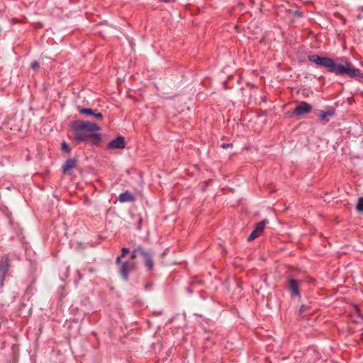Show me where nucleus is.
Segmentation results:
<instances>
[{"instance_id": "nucleus-1", "label": "nucleus", "mask_w": 363, "mask_h": 363, "mask_svg": "<svg viewBox=\"0 0 363 363\" xmlns=\"http://www.w3.org/2000/svg\"><path fill=\"white\" fill-rule=\"evenodd\" d=\"M334 73L340 75L347 74L350 77H363L360 70L356 69L347 60H345L344 64H337Z\"/></svg>"}, {"instance_id": "nucleus-2", "label": "nucleus", "mask_w": 363, "mask_h": 363, "mask_svg": "<svg viewBox=\"0 0 363 363\" xmlns=\"http://www.w3.org/2000/svg\"><path fill=\"white\" fill-rule=\"evenodd\" d=\"M74 139L77 143L84 141L87 143L94 145L98 143L101 139V134L91 133L90 132H84V130H74Z\"/></svg>"}, {"instance_id": "nucleus-3", "label": "nucleus", "mask_w": 363, "mask_h": 363, "mask_svg": "<svg viewBox=\"0 0 363 363\" xmlns=\"http://www.w3.org/2000/svg\"><path fill=\"white\" fill-rule=\"evenodd\" d=\"M308 59L316 65L327 68L329 72H335L337 64H335L330 58L320 57L317 55H312L308 56Z\"/></svg>"}, {"instance_id": "nucleus-4", "label": "nucleus", "mask_w": 363, "mask_h": 363, "mask_svg": "<svg viewBox=\"0 0 363 363\" xmlns=\"http://www.w3.org/2000/svg\"><path fill=\"white\" fill-rule=\"evenodd\" d=\"M72 128L74 130H84L91 133H94V131L100 130V127L96 123L84 121H75L72 125Z\"/></svg>"}, {"instance_id": "nucleus-5", "label": "nucleus", "mask_w": 363, "mask_h": 363, "mask_svg": "<svg viewBox=\"0 0 363 363\" xmlns=\"http://www.w3.org/2000/svg\"><path fill=\"white\" fill-rule=\"evenodd\" d=\"M10 267V259L8 255H4L0 262V287L3 286L5 276Z\"/></svg>"}, {"instance_id": "nucleus-6", "label": "nucleus", "mask_w": 363, "mask_h": 363, "mask_svg": "<svg viewBox=\"0 0 363 363\" xmlns=\"http://www.w3.org/2000/svg\"><path fill=\"white\" fill-rule=\"evenodd\" d=\"M134 259H131L129 262H125L123 263H120L119 271L125 280L128 279V273L131 271H133L135 269V264L133 262Z\"/></svg>"}, {"instance_id": "nucleus-7", "label": "nucleus", "mask_w": 363, "mask_h": 363, "mask_svg": "<svg viewBox=\"0 0 363 363\" xmlns=\"http://www.w3.org/2000/svg\"><path fill=\"white\" fill-rule=\"evenodd\" d=\"M125 147V138L122 136H118L116 139L110 141L107 145V149H123Z\"/></svg>"}, {"instance_id": "nucleus-8", "label": "nucleus", "mask_w": 363, "mask_h": 363, "mask_svg": "<svg viewBox=\"0 0 363 363\" xmlns=\"http://www.w3.org/2000/svg\"><path fill=\"white\" fill-rule=\"evenodd\" d=\"M268 223L267 220H263L257 224L256 228L247 238V241H252L258 238L263 232L266 223Z\"/></svg>"}, {"instance_id": "nucleus-9", "label": "nucleus", "mask_w": 363, "mask_h": 363, "mask_svg": "<svg viewBox=\"0 0 363 363\" xmlns=\"http://www.w3.org/2000/svg\"><path fill=\"white\" fill-rule=\"evenodd\" d=\"M311 110L312 106L309 104L303 101L294 108L293 113L300 116L304 113H310Z\"/></svg>"}, {"instance_id": "nucleus-10", "label": "nucleus", "mask_w": 363, "mask_h": 363, "mask_svg": "<svg viewBox=\"0 0 363 363\" xmlns=\"http://www.w3.org/2000/svg\"><path fill=\"white\" fill-rule=\"evenodd\" d=\"M77 160L70 159L66 161L63 167V172L69 174V171L76 167Z\"/></svg>"}, {"instance_id": "nucleus-11", "label": "nucleus", "mask_w": 363, "mask_h": 363, "mask_svg": "<svg viewBox=\"0 0 363 363\" xmlns=\"http://www.w3.org/2000/svg\"><path fill=\"white\" fill-rule=\"evenodd\" d=\"M139 255L143 256L145 258L148 256L150 253L146 252L143 247H138L132 252L131 259H135Z\"/></svg>"}, {"instance_id": "nucleus-12", "label": "nucleus", "mask_w": 363, "mask_h": 363, "mask_svg": "<svg viewBox=\"0 0 363 363\" xmlns=\"http://www.w3.org/2000/svg\"><path fill=\"white\" fill-rule=\"evenodd\" d=\"M298 282L295 279H291L289 280V287L291 291V294L294 296H299V290H298Z\"/></svg>"}, {"instance_id": "nucleus-13", "label": "nucleus", "mask_w": 363, "mask_h": 363, "mask_svg": "<svg viewBox=\"0 0 363 363\" xmlns=\"http://www.w3.org/2000/svg\"><path fill=\"white\" fill-rule=\"evenodd\" d=\"M335 114V111L333 109H329L326 111H321L320 114L318 115L320 120L323 122L326 123L328 122V116H333Z\"/></svg>"}, {"instance_id": "nucleus-14", "label": "nucleus", "mask_w": 363, "mask_h": 363, "mask_svg": "<svg viewBox=\"0 0 363 363\" xmlns=\"http://www.w3.org/2000/svg\"><path fill=\"white\" fill-rule=\"evenodd\" d=\"M133 200V195L126 191L123 194H121L120 196H119V201L121 202H126V201H131Z\"/></svg>"}, {"instance_id": "nucleus-15", "label": "nucleus", "mask_w": 363, "mask_h": 363, "mask_svg": "<svg viewBox=\"0 0 363 363\" xmlns=\"http://www.w3.org/2000/svg\"><path fill=\"white\" fill-rule=\"evenodd\" d=\"M15 128H16V130L19 132L20 133V137H22L23 138L26 135V133H27V130H28V128H27V126L26 125H20L18 126L17 124L15 125Z\"/></svg>"}, {"instance_id": "nucleus-16", "label": "nucleus", "mask_w": 363, "mask_h": 363, "mask_svg": "<svg viewBox=\"0 0 363 363\" xmlns=\"http://www.w3.org/2000/svg\"><path fill=\"white\" fill-rule=\"evenodd\" d=\"M145 261V265L149 268V269H152L153 267V261L152 259V257L150 254L144 258Z\"/></svg>"}, {"instance_id": "nucleus-17", "label": "nucleus", "mask_w": 363, "mask_h": 363, "mask_svg": "<svg viewBox=\"0 0 363 363\" xmlns=\"http://www.w3.org/2000/svg\"><path fill=\"white\" fill-rule=\"evenodd\" d=\"M129 252H130V250L128 248H127V247L122 248V255H121V256L117 257L116 263L118 264H120L121 257H125Z\"/></svg>"}, {"instance_id": "nucleus-18", "label": "nucleus", "mask_w": 363, "mask_h": 363, "mask_svg": "<svg viewBox=\"0 0 363 363\" xmlns=\"http://www.w3.org/2000/svg\"><path fill=\"white\" fill-rule=\"evenodd\" d=\"M79 111L80 113L89 115V116L94 114V111L91 108H79Z\"/></svg>"}, {"instance_id": "nucleus-19", "label": "nucleus", "mask_w": 363, "mask_h": 363, "mask_svg": "<svg viewBox=\"0 0 363 363\" xmlns=\"http://www.w3.org/2000/svg\"><path fill=\"white\" fill-rule=\"evenodd\" d=\"M358 211L363 212V198H359L357 204Z\"/></svg>"}, {"instance_id": "nucleus-20", "label": "nucleus", "mask_w": 363, "mask_h": 363, "mask_svg": "<svg viewBox=\"0 0 363 363\" xmlns=\"http://www.w3.org/2000/svg\"><path fill=\"white\" fill-rule=\"evenodd\" d=\"M308 310V306H301L298 310V315H302L303 317H304V315H303L305 312H306V311Z\"/></svg>"}, {"instance_id": "nucleus-21", "label": "nucleus", "mask_w": 363, "mask_h": 363, "mask_svg": "<svg viewBox=\"0 0 363 363\" xmlns=\"http://www.w3.org/2000/svg\"><path fill=\"white\" fill-rule=\"evenodd\" d=\"M31 67L35 71H37L40 68V65L37 61H34L31 63Z\"/></svg>"}, {"instance_id": "nucleus-22", "label": "nucleus", "mask_w": 363, "mask_h": 363, "mask_svg": "<svg viewBox=\"0 0 363 363\" xmlns=\"http://www.w3.org/2000/svg\"><path fill=\"white\" fill-rule=\"evenodd\" d=\"M62 150L66 152H69V146L66 143H62Z\"/></svg>"}, {"instance_id": "nucleus-23", "label": "nucleus", "mask_w": 363, "mask_h": 363, "mask_svg": "<svg viewBox=\"0 0 363 363\" xmlns=\"http://www.w3.org/2000/svg\"><path fill=\"white\" fill-rule=\"evenodd\" d=\"M93 116H94L96 118L99 119V120H101L103 118V116L101 113H95L93 114Z\"/></svg>"}, {"instance_id": "nucleus-24", "label": "nucleus", "mask_w": 363, "mask_h": 363, "mask_svg": "<svg viewBox=\"0 0 363 363\" xmlns=\"http://www.w3.org/2000/svg\"><path fill=\"white\" fill-rule=\"evenodd\" d=\"M232 146V143H224L221 145V147L223 149L228 148Z\"/></svg>"}, {"instance_id": "nucleus-25", "label": "nucleus", "mask_w": 363, "mask_h": 363, "mask_svg": "<svg viewBox=\"0 0 363 363\" xmlns=\"http://www.w3.org/2000/svg\"><path fill=\"white\" fill-rule=\"evenodd\" d=\"M294 13H295L296 15H297L298 16H301V13H300V12H299L298 11H296L294 12Z\"/></svg>"}, {"instance_id": "nucleus-26", "label": "nucleus", "mask_w": 363, "mask_h": 363, "mask_svg": "<svg viewBox=\"0 0 363 363\" xmlns=\"http://www.w3.org/2000/svg\"><path fill=\"white\" fill-rule=\"evenodd\" d=\"M354 308L356 311H357V312L359 311V308H358V307L357 306H354Z\"/></svg>"}, {"instance_id": "nucleus-27", "label": "nucleus", "mask_w": 363, "mask_h": 363, "mask_svg": "<svg viewBox=\"0 0 363 363\" xmlns=\"http://www.w3.org/2000/svg\"><path fill=\"white\" fill-rule=\"evenodd\" d=\"M165 2L170 1L171 0H164Z\"/></svg>"}, {"instance_id": "nucleus-28", "label": "nucleus", "mask_w": 363, "mask_h": 363, "mask_svg": "<svg viewBox=\"0 0 363 363\" xmlns=\"http://www.w3.org/2000/svg\"><path fill=\"white\" fill-rule=\"evenodd\" d=\"M362 94H363V93H362Z\"/></svg>"}]
</instances>
